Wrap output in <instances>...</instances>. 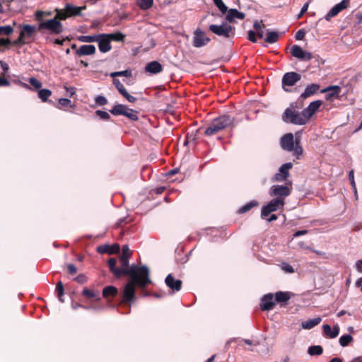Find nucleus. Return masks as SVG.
<instances>
[{"label":"nucleus","instance_id":"nucleus-1","mask_svg":"<svg viewBox=\"0 0 362 362\" xmlns=\"http://www.w3.org/2000/svg\"><path fill=\"white\" fill-rule=\"evenodd\" d=\"M151 281L149 276H147V279H145L142 276H138L135 277V279H130L125 286L122 291V303L131 305L135 300V286H137L141 289V293L143 296H146L148 293L145 291V288L148 284H151Z\"/></svg>","mask_w":362,"mask_h":362},{"label":"nucleus","instance_id":"nucleus-58","mask_svg":"<svg viewBox=\"0 0 362 362\" xmlns=\"http://www.w3.org/2000/svg\"><path fill=\"white\" fill-rule=\"evenodd\" d=\"M11 83L4 76H0V87H8Z\"/></svg>","mask_w":362,"mask_h":362},{"label":"nucleus","instance_id":"nucleus-29","mask_svg":"<svg viewBox=\"0 0 362 362\" xmlns=\"http://www.w3.org/2000/svg\"><path fill=\"white\" fill-rule=\"evenodd\" d=\"M322 329L325 335L332 339L337 337L339 333V327L337 325H334L332 329L329 325H324Z\"/></svg>","mask_w":362,"mask_h":362},{"label":"nucleus","instance_id":"nucleus-55","mask_svg":"<svg viewBox=\"0 0 362 362\" xmlns=\"http://www.w3.org/2000/svg\"><path fill=\"white\" fill-rule=\"evenodd\" d=\"M349 179L350 180L352 188L354 189L355 194H356L357 192H356V183H355V180H354V175L353 170H351L349 173Z\"/></svg>","mask_w":362,"mask_h":362},{"label":"nucleus","instance_id":"nucleus-8","mask_svg":"<svg viewBox=\"0 0 362 362\" xmlns=\"http://www.w3.org/2000/svg\"><path fill=\"white\" fill-rule=\"evenodd\" d=\"M292 191V182H286V185H273L270 188V195L275 197L276 199L284 201L285 198L288 197Z\"/></svg>","mask_w":362,"mask_h":362},{"label":"nucleus","instance_id":"nucleus-48","mask_svg":"<svg viewBox=\"0 0 362 362\" xmlns=\"http://www.w3.org/2000/svg\"><path fill=\"white\" fill-rule=\"evenodd\" d=\"M13 32V29L11 25L0 26V35H10Z\"/></svg>","mask_w":362,"mask_h":362},{"label":"nucleus","instance_id":"nucleus-11","mask_svg":"<svg viewBox=\"0 0 362 362\" xmlns=\"http://www.w3.org/2000/svg\"><path fill=\"white\" fill-rule=\"evenodd\" d=\"M300 79L301 75L298 73L294 71L287 72L282 77V88L285 91L288 92L289 90L286 87L294 86Z\"/></svg>","mask_w":362,"mask_h":362},{"label":"nucleus","instance_id":"nucleus-51","mask_svg":"<svg viewBox=\"0 0 362 362\" xmlns=\"http://www.w3.org/2000/svg\"><path fill=\"white\" fill-rule=\"evenodd\" d=\"M95 102L98 105L100 106L107 104V98L103 95H98L95 97Z\"/></svg>","mask_w":362,"mask_h":362},{"label":"nucleus","instance_id":"nucleus-64","mask_svg":"<svg viewBox=\"0 0 362 362\" xmlns=\"http://www.w3.org/2000/svg\"><path fill=\"white\" fill-rule=\"evenodd\" d=\"M286 180L287 178L286 177H284L283 175L280 173H276L274 177V180L276 182H284Z\"/></svg>","mask_w":362,"mask_h":362},{"label":"nucleus","instance_id":"nucleus-21","mask_svg":"<svg viewBox=\"0 0 362 362\" xmlns=\"http://www.w3.org/2000/svg\"><path fill=\"white\" fill-rule=\"evenodd\" d=\"M119 245L117 243H115L112 245H102L97 247V252L100 254L107 253L109 255H114L119 253Z\"/></svg>","mask_w":362,"mask_h":362},{"label":"nucleus","instance_id":"nucleus-37","mask_svg":"<svg viewBox=\"0 0 362 362\" xmlns=\"http://www.w3.org/2000/svg\"><path fill=\"white\" fill-rule=\"evenodd\" d=\"M279 39V35L278 32L267 30L266 34L265 42L269 44L276 42Z\"/></svg>","mask_w":362,"mask_h":362},{"label":"nucleus","instance_id":"nucleus-14","mask_svg":"<svg viewBox=\"0 0 362 362\" xmlns=\"http://www.w3.org/2000/svg\"><path fill=\"white\" fill-rule=\"evenodd\" d=\"M291 53L293 57L303 61H310L313 58V55L310 52L304 51L301 47L297 45H294L291 47Z\"/></svg>","mask_w":362,"mask_h":362},{"label":"nucleus","instance_id":"nucleus-22","mask_svg":"<svg viewBox=\"0 0 362 362\" xmlns=\"http://www.w3.org/2000/svg\"><path fill=\"white\" fill-rule=\"evenodd\" d=\"M21 28L20 35L23 37L25 40L31 38L35 33L36 30H37V27L36 28L34 25H30L28 24L21 25H19Z\"/></svg>","mask_w":362,"mask_h":362},{"label":"nucleus","instance_id":"nucleus-38","mask_svg":"<svg viewBox=\"0 0 362 362\" xmlns=\"http://www.w3.org/2000/svg\"><path fill=\"white\" fill-rule=\"evenodd\" d=\"M136 4L141 10H148L152 7L153 0H137Z\"/></svg>","mask_w":362,"mask_h":362},{"label":"nucleus","instance_id":"nucleus-2","mask_svg":"<svg viewBox=\"0 0 362 362\" xmlns=\"http://www.w3.org/2000/svg\"><path fill=\"white\" fill-rule=\"evenodd\" d=\"M233 122V117L223 115L213 119L207 127L199 128L198 131L204 130L203 133L205 136H211L230 127Z\"/></svg>","mask_w":362,"mask_h":362},{"label":"nucleus","instance_id":"nucleus-47","mask_svg":"<svg viewBox=\"0 0 362 362\" xmlns=\"http://www.w3.org/2000/svg\"><path fill=\"white\" fill-rule=\"evenodd\" d=\"M213 1L222 13L227 12L228 7L224 4L222 0H213Z\"/></svg>","mask_w":362,"mask_h":362},{"label":"nucleus","instance_id":"nucleus-3","mask_svg":"<svg viewBox=\"0 0 362 362\" xmlns=\"http://www.w3.org/2000/svg\"><path fill=\"white\" fill-rule=\"evenodd\" d=\"M56 15L52 19H48V21L41 25V28H46L47 31L51 35H59L64 31V26L61 21H65L69 16L66 11V8L59 9L56 8Z\"/></svg>","mask_w":362,"mask_h":362},{"label":"nucleus","instance_id":"nucleus-4","mask_svg":"<svg viewBox=\"0 0 362 362\" xmlns=\"http://www.w3.org/2000/svg\"><path fill=\"white\" fill-rule=\"evenodd\" d=\"M119 262L121 267L119 270H127V273H124V276H129L130 279H135L136 276H142L145 279H147V276H149V269L146 265L137 266L132 264L129 266V259L126 257H119Z\"/></svg>","mask_w":362,"mask_h":362},{"label":"nucleus","instance_id":"nucleus-20","mask_svg":"<svg viewBox=\"0 0 362 362\" xmlns=\"http://www.w3.org/2000/svg\"><path fill=\"white\" fill-rule=\"evenodd\" d=\"M319 89H320V85H318L317 83H312V84L308 85L305 88L304 92L303 93H301V95L299 96L298 100L300 101L303 103V101L305 99L314 95L315 93H317V92L319 90Z\"/></svg>","mask_w":362,"mask_h":362},{"label":"nucleus","instance_id":"nucleus-17","mask_svg":"<svg viewBox=\"0 0 362 362\" xmlns=\"http://www.w3.org/2000/svg\"><path fill=\"white\" fill-rule=\"evenodd\" d=\"M276 305L275 300H274V295L272 293H267L264 295L260 303V308L263 311L271 310Z\"/></svg>","mask_w":362,"mask_h":362},{"label":"nucleus","instance_id":"nucleus-45","mask_svg":"<svg viewBox=\"0 0 362 362\" xmlns=\"http://www.w3.org/2000/svg\"><path fill=\"white\" fill-rule=\"evenodd\" d=\"M353 341V337L350 334L342 335L339 339V344L341 346H346Z\"/></svg>","mask_w":362,"mask_h":362},{"label":"nucleus","instance_id":"nucleus-44","mask_svg":"<svg viewBox=\"0 0 362 362\" xmlns=\"http://www.w3.org/2000/svg\"><path fill=\"white\" fill-rule=\"evenodd\" d=\"M132 70L126 69L124 71H115L110 74V76L115 78L116 76H125V77H131L132 76Z\"/></svg>","mask_w":362,"mask_h":362},{"label":"nucleus","instance_id":"nucleus-40","mask_svg":"<svg viewBox=\"0 0 362 362\" xmlns=\"http://www.w3.org/2000/svg\"><path fill=\"white\" fill-rule=\"evenodd\" d=\"M323 349L320 345L311 346L308 348V353L310 356H320L322 354Z\"/></svg>","mask_w":362,"mask_h":362},{"label":"nucleus","instance_id":"nucleus-60","mask_svg":"<svg viewBox=\"0 0 362 362\" xmlns=\"http://www.w3.org/2000/svg\"><path fill=\"white\" fill-rule=\"evenodd\" d=\"M254 28L257 30H261L265 28V25L262 23V21H255L253 25Z\"/></svg>","mask_w":362,"mask_h":362},{"label":"nucleus","instance_id":"nucleus-36","mask_svg":"<svg viewBox=\"0 0 362 362\" xmlns=\"http://www.w3.org/2000/svg\"><path fill=\"white\" fill-rule=\"evenodd\" d=\"M104 37H107L109 38L110 41H115V42H124L125 39V35L122 33L121 32H116L113 33L105 34Z\"/></svg>","mask_w":362,"mask_h":362},{"label":"nucleus","instance_id":"nucleus-18","mask_svg":"<svg viewBox=\"0 0 362 362\" xmlns=\"http://www.w3.org/2000/svg\"><path fill=\"white\" fill-rule=\"evenodd\" d=\"M113 84L119 91V93L126 98L127 101L129 103H135L136 101V98L131 95L124 88V85L119 81V80L114 78Z\"/></svg>","mask_w":362,"mask_h":362},{"label":"nucleus","instance_id":"nucleus-27","mask_svg":"<svg viewBox=\"0 0 362 362\" xmlns=\"http://www.w3.org/2000/svg\"><path fill=\"white\" fill-rule=\"evenodd\" d=\"M146 72L156 74L163 71V66L157 61H153L148 63L145 66Z\"/></svg>","mask_w":362,"mask_h":362},{"label":"nucleus","instance_id":"nucleus-5","mask_svg":"<svg viewBox=\"0 0 362 362\" xmlns=\"http://www.w3.org/2000/svg\"><path fill=\"white\" fill-rule=\"evenodd\" d=\"M303 104L299 107L297 106V103H293L290 107L286 108L283 115L282 119L286 123H291L296 125H304L306 124L303 115L296 110V108H301Z\"/></svg>","mask_w":362,"mask_h":362},{"label":"nucleus","instance_id":"nucleus-53","mask_svg":"<svg viewBox=\"0 0 362 362\" xmlns=\"http://www.w3.org/2000/svg\"><path fill=\"white\" fill-rule=\"evenodd\" d=\"M310 0H309L308 2H306L303 7L301 8V10L300 13L297 16V19H300L308 11L309 4H310Z\"/></svg>","mask_w":362,"mask_h":362},{"label":"nucleus","instance_id":"nucleus-16","mask_svg":"<svg viewBox=\"0 0 362 362\" xmlns=\"http://www.w3.org/2000/svg\"><path fill=\"white\" fill-rule=\"evenodd\" d=\"M52 13L51 11H41L37 10L34 13V19L35 21L38 23L37 25V31L43 33L44 31H47L46 28H41V25L48 21V20H45V17L51 16Z\"/></svg>","mask_w":362,"mask_h":362},{"label":"nucleus","instance_id":"nucleus-12","mask_svg":"<svg viewBox=\"0 0 362 362\" xmlns=\"http://www.w3.org/2000/svg\"><path fill=\"white\" fill-rule=\"evenodd\" d=\"M350 5V0H342L340 3L334 6L326 14L325 18L329 21L330 19L339 13L341 11L347 8Z\"/></svg>","mask_w":362,"mask_h":362},{"label":"nucleus","instance_id":"nucleus-7","mask_svg":"<svg viewBox=\"0 0 362 362\" xmlns=\"http://www.w3.org/2000/svg\"><path fill=\"white\" fill-rule=\"evenodd\" d=\"M209 30L216 35L225 38L233 37L235 35V27L226 23H223L221 25H210Z\"/></svg>","mask_w":362,"mask_h":362},{"label":"nucleus","instance_id":"nucleus-30","mask_svg":"<svg viewBox=\"0 0 362 362\" xmlns=\"http://www.w3.org/2000/svg\"><path fill=\"white\" fill-rule=\"evenodd\" d=\"M65 8L69 17L80 16L82 10L86 8V6H75L70 4L65 5Z\"/></svg>","mask_w":362,"mask_h":362},{"label":"nucleus","instance_id":"nucleus-43","mask_svg":"<svg viewBox=\"0 0 362 362\" xmlns=\"http://www.w3.org/2000/svg\"><path fill=\"white\" fill-rule=\"evenodd\" d=\"M56 291L57 293V296H58V298L59 300L63 303L64 302V299H63V296H64V286H63V284L61 281H58L57 285H56Z\"/></svg>","mask_w":362,"mask_h":362},{"label":"nucleus","instance_id":"nucleus-19","mask_svg":"<svg viewBox=\"0 0 362 362\" xmlns=\"http://www.w3.org/2000/svg\"><path fill=\"white\" fill-rule=\"evenodd\" d=\"M104 35H106L105 33L98 34L97 42L98 43L100 51L103 53H106L111 50L112 46L109 38L104 37Z\"/></svg>","mask_w":362,"mask_h":362},{"label":"nucleus","instance_id":"nucleus-49","mask_svg":"<svg viewBox=\"0 0 362 362\" xmlns=\"http://www.w3.org/2000/svg\"><path fill=\"white\" fill-rule=\"evenodd\" d=\"M29 83L36 90L40 88L42 85L39 80L34 77H31L29 78Z\"/></svg>","mask_w":362,"mask_h":362},{"label":"nucleus","instance_id":"nucleus-41","mask_svg":"<svg viewBox=\"0 0 362 362\" xmlns=\"http://www.w3.org/2000/svg\"><path fill=\"white\" fill-rule=\"evenodd\" d=\"M78 40L82 42H97L98 35H81L78 37Z\"/></svg>","mask_w":362,"mask_h":362},{"label":"nucleus","instance_id":"nucleus-39","mask_svg":"<svg viewBox=\"0 0 362 362\" xmlns=\"http://www.w3.org/2000/svg\"><path fill=\"white\" fill-rule=\"evenodd\" d=\"M293 168L292 163H286L283 164L279 168V173L283 175L284 177L288 178L290 175L289 170Z\"/></svg>","mask_w":362,"mask_h":362},{"label":"nucleus","instance_id":"nucleus-62","mask_svg":"<svg viewBox=\"0 0 362 362\" xmlns=\"http://www.w3.org/2000/svg\"><path fill=\"white\" fill-rule=\"evenodd\" d=\"M0 64H1V66L4 71V73L2 74V76H4V75L9 70V66L8 65L7 63L3 62V61H0Z\"/></svg>","mask_w":362,"mask_h":362},{"label":"nucleus","instance_id":"nucleus-25","mask_svg":"<svg viewBox=\"0 0 362 362\" xmlns=\"http://www.w3.org/2000/svg\"><path fill=\"white\" fill-rule=\"evenodd\" d=\"M107 264L110 271L116 278H120L124 276V273H127V270H119V268L117 267V259L115 258H110L107 262Z\"/></svg>","mask_w":362,"mask_h":362},{"label":"nucleus","instance_id":"nucleus-46","mask_svg":"<svg viewBox=\"0 0 362 362\" xmlns=\"http://www.w3.org/2000/svg\"><path fill=\"white\" fill-rule=\"evenodd\" d=\"M132 256V251L129 249L127 245H124L122 248V254L120 257H126L130 259Z\"/></svg>","mask_w":362,"mask_h":362},{"label":"nucleus","instance_id":"nucleus-24","mask_svg":"<svg viewBox=\"0 0 362 362\" xmlns=\"http://www.w3.org/2000/svg\"><path fill=\"white\" fill-rule=\"evenodd\" d=\"M96 49L94 45H81L76 51L75 54L77 57L93 55L95 53Z\"/></svg>","mask_w":362,"mask_h":362},{"label":"nucleus","instance_id":"nucleus-6","mask_svg":"<svg viewBox=\"0 0 362 362\" xmlns=\"http://www.w3.org/2000/svg\"><path fill=\"white\" fill-rule=\"evenodd\" d=\"M280 144L284 150L289 152L293 151V154L297 158H300V156L303 153V149L300 145L299 140L296 139L294 141L293 135L291 133L284 134L281 138Z\"/></svg>","mask_w":362,"mask_h":362},{"label":"nucleus","instance_id":"nucleus-34","mask_svg":"<svg viewBox=\"0 0 362 362\" xmlns=\"http://www.w3.org/2000/svg\"><path fill=\"white\" fill-rule=\"evenodd\" d=\"M321 320L322 319L320 317H315L314 319H310L303 322L301 326L303 329H310L320 324Z\"/></svg>","mask_w":362,"mask_h":362},{"label":"nucleus","instance_id":"nucleus-52","mask_svg":"<svg viewBox=\"0 0 362 362\" xmlns=\"http://www.w3.org/2000/svg\"><path fill=\"white\" fill-rule=\"evenodd\" d=\"M59 104L63 107H74V105H71V101L68 98H60L59 100Z\"/></svg>","mask_w":362,"mask_h":362},{"label":"nucleus","instance_id":"nucleus-42","mask_svg":"<svg viewBox=\"0 0 362 362\" xmlns=\"http://www.w3.org/2000/svg\"><path fill=\"white\" fill-rule=\"evenodd\" d=\"M51 95L52 91L49 89H41L38 91V97L42 102H47Z\"/></svg>","mask_w":362,"mask_h":362},{"label":"nucleus","instance_id":"nucleus-13","mask_svg":"<svg viewBox=\"0 0 362 362\" xmlns=\"http://www.w3.org/2000/svg\"><path fill=\"white\" fill-rule=\"evenodd\" d=\"M211 41V39L206 37L205 33L200 29H197L194 33L193 46L195 47H201Z\"/></svg>","mask_w":362,"mask_h":362},{"label":"nucleus","instance_id":"nucleus-15","mask_svg":"<svg viewBox=\"0 0 362 362\" xmlns=\"http://www.w3.org/2000/svg\"><path fill=\"white\" fill-rule=\"evenodd\" d=\"M322 104V100H318L313 101L310 103L309 105L302 111L306 123L313 117V115L318 110Z\"/></svg>","mask_w":362,"mask_h":362},{"label":"nucleus","instance_id":"nucleus-31","mask_svg":"<svg viewBox=\"0 0 362 362\" xmlns=\"http://www.w3.org/2000/svg\"><path fill=\"white\" fill-rule=\"evenodd\" d=\"M82 295L87 299L98 301L100 300L99 291H95L88 288H84Z\"/></svg>","mask_w":362,"mask_h":362},{"label":"nucleus","instance_id":"nucleus-33","mask_svg":"<svg viewBox=\"0 0 362 362\" xmlns=\"http://www.w3.org/2000/svg\"><path fill=\"white\" fill-rule=\"evenodd\" d=\"M118 293V289L113 286H105L103 290V296L104 298L115 297Z\"/></svg>","mask_w":362,"mask_h":362},{"label":"nucleus","instance_id":"nucleus-9","mask_svg":"<svg viewBox=\"0 0 362 362\" xmlns=\"http://www.w3.org/2000/svg\"><path fill=\"white\" fill-rule=\"evenodd\" d=\"M110 112L114 115H124L132 121L139 119L137 111L129 109L127 105L122 104L115 105Z\"/></svg>","mask_w":362,"mask_h":362},{"label":"nucleus","instance_id":"nucleus-26","mask_svg":"<svg viewBox=\"0 0 362 362\" xmlns=\"http://www.w3.org/2000/svg\"><path fill=\"white\" fill-rule=\"evenodd\" d=\"M341 91V88L339 86H330L321 90L322 93H327L325 95L327 100H331L334 97H338Z\"/></svg>","mask_w":362,"mask_h":362},{"label":"nucleus","instance_id":"nucleus-35","mask_svg":"<svg viewBox=\"0 0 362 362\" xmlns=\"http://www.w3.org/2000/svg\"><path fill=\"white\" fill-rule=\"evenodd\" d=\"M258 205L259 202L257 201L252 200L244 206L240 207L237 212L239 214H245L250 211L253 207L257 206Z\"/></svg>","mask_w":362,"mask_h":362},{"label":"nucleus","instance_id":"nucleus-56","mask_svg":"<svg viewBox=\"0 0 362 362\" xmlns=\"http://www.w3.org/2000/svg\"><path fill=\"white\" fill-rule=\"evenodd\" d=\"M74 281L78 284H84L87 281V277L84 274H80L76 278H74Z\"/></svg>","mask_w":362,"mask_h":362},{"label":"nucleus","instance_id":"nucleus-54","mask_svg":"<svg viewBox=\"0 0 362 362\" xmlns=\"http://www.w3.org/2000/svg\"><path fill=\"white\" fill-rule=\"evenodd\" d=\"M28 42H29L28 40H25L23 37H21V35H19V37H18V39L14 40L12 43L13 45L21 46V45L27 44Z\"/></svg>","mask_w":362,"mask_h":362},{"label":"nucleus","instance_id":"nucleus-59","mask_svg":"<svg viewBox=\"0 0 362 362\" xmlns=\"http://www.w3.org/2000/svg\"><path fill=\"white\" fill-rule=\"evenodd\" d=\"M67 269L69 274H75L77 272V268L73 264H69L67 265Z\"/></svg>","mask_w":362,"mask_h":362},{"label":"nucleus","instance_id":"nucleus-57","mask_svg":"<svg viewBox=\"0 0 362 362\" xmlns=\"http://www.w3.org/2000/svg\"><path fill=\"white\" fill-rule=\"evenodd\" d=\"M282 269L287 273H293L294 269L292 266L287 263L282 264Z\"/></svg>","mask_w":362,"mask_h":362},{"label":"nucleus","instance_id":"nucleus-23","mask_svg":"<svg viewBox=\"0 0 362 362\" xmlns=\"http://www.w3.org/2000/svg\"><path fill=\"white\" fill-rule=\"evenodd\" d=\"M166 285L173 291H179L182 288V281L175 279L172 274H168L165 278Z\"/></svg>","mask_w":362,"mask_h":362},{"label":"nucleus","instance_id":"nucleus-10","mask_svg":"<svg viewBox=\"0 0 362 362\" xmlns=\"http://www.w3.org/2000/svg\"><path fill=\"white\" fill-rule=\"evenodd\" d=\"M285 201L281 199H273L265 206L262 208L261 210V218L262 219L266 218L272 212L276 211L277 210L283 208L284 206Z\"/></svg>","mask_w":362,"mask_h":362},{"label":"nucleus","instance_id":"nucleus-50","mask_svg":"<svg viewBox=\"0 0 362 362\" xmlns=\"http://www.w3.org/2000/svg\"><path fill=\"white\" fill-rule=\"evenodd\" d=\"M95 115L103 120H109L110 119V115L105 111L96 110Z\"/></svg>","mask_w":362,"mask_h":362},{"label":"nucleus","instance_id":"nucleus-63","mask_svg":"<svg viewBox=\"0 0 362 362\" xmlns=\"http://www.w3.org/2000/svg\"><path fill=\"white\" fill-rule=\"evenodd\" d=\"M305 35V32H304V30H299L296 33V36H295V37H296V39L297 40H303V39L304 38Z\"/></svg>","mask_w":362,"mask_h":362},{"label":"nucleus","instance_id":"nucleus-32","mask_svg":"<svg viewBox=\"0 0 362 362\" xmlns=\"http://www.w3.org/2000/svg\"><path fill=\"white\" fill-rule=\"evenodd\" d=\"M291 298V293L288 291H278L275 293V303H286Z\"/></svg>","mask_w":362,"mask_h":362},{"label":"nucleus","instance_id":"nucleus-61","mask_svg":"<svg viewBox=\"0 0 362 362\" xmlns=\"http://www.w3.org/2000/svg\"><path fill=\"white\" fill-rule=\"evenodd\" d=\"M248 40L251 41L252 42H257V37L256 33L253 30H250L248 32Z\"/></svg>","mask_w":362,"mask_h":362},{"label":"nucleus","instance_id":"nucleus-28","mask_svg":"<svg viewBox=\"0 0 362 362\" xmlns=\"http://www.w3.org/2000/svg\"><path fill=\"white\" fill-rule=\"evenodd\" d=\"M228 14L226 15V19L229 22H233L235 18L244 19L245 14L244 13L238 11L235 8H230L227 11Z\"/></svg>","mask_w":362,"mask_h":362}]
</instances>
